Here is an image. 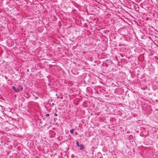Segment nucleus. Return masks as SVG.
Wrapping results in <instances>:
<instances>
[{
    "mask_svg": "<svg viewBox=\"0 0 158 158\" xmlns=\"http://www.w3.org/2000/svg\"><path fill=\"white\" fill-rule=\"evenodd\" d=\"M76 144L77 146L78 147H79L80 146L79 143L77 141L76 142Z\"/></svg>",
    "mask_w": 158,
    "mask_h": 158,
    "instance_id": "39448f33",
    "label": "nucleus"
},
{
    "mask_svg": "<svg viewBox=\"0 0 158 158\" xmlns=\"http://www.w3.org/2000/svg\"><path fill=\"white\" fill-rule=\"evenodd\" d=\"M40 8H42H42H44L43 7V5H42L41 4H40Z\"/></svg>",
    "mask_w": 158,
    "mask_h": 158,
    "instance_id": "423d86ee",
    "label": "nucleus"
},
{
    "mask_svg": "<svg viewBox=\"0 0 158 158\" xmlns=\"http://www.w3.org/2000/svg\"><path fill=\"white\" fill-rule=\"evenodd\" d=\"M54 115L55 116H57V114L56 113H55L54 114Z\"/></svg>",
    "mask_w": 158,
    "mask_h": 158,
    "instance_id": "6e6552de",
    "label": "nucleus"
},
{
    "mask_svg": "<svg viewBox=\"0 0 158 158\" xmlns=\"http://www.w3.org/2000/svg\"><path fill=\"white\" fill-rule=\"evenodd\" d=\"M23 87L20 85H19L18 86V87L17 89V90H18V92H19L20 90H21L23 89Z\"/></svg>",
    "mask_w": 158,
    "mask_h": 158,
    "instance_id": "f257e3e1",
    "label": "nucleus"
},
{
    "mask_svg": "<svg viewBox=\"0 0 158 158\" xmlns=\"http://www.w3.org/2000/svg\"><path fill=\"white\" fill-rule=\"evenodd\" d=\"M45 116L46 117H48L49 116V114H46Z\"/></svg>",
    "mask_w": 158,
    "mask_h": 158,
    "instance_id": "0eeeda50",
    "label": "nucleus"
},
{
    "mask_svg": "<svg viewBox=\"0 0 158 158\" xmlns=\"http://www.w3.org/2000/svg\"><path fill=\"white\" fill-rule=\"evenodd\" d=\"M79 146L81 150H82L84 149V146L83 144H81Z\"/></svg>",
    "mask_w": 158,
    "mask_h": 158,
    "instance_id": "f03ea898",
    "label": "nucleus"
},
{
    "mask_svg": "<svg viewBox=\"0 0 158 158\" xmlns=\"http://www.w3.org/2000/svg\"><path fill=\"white\" fill-rule=\"evenodd\" d=\"M40 121H41V119L40 120ZM40 123H41V122H40Z\"/></svg>",
    "mask_w": 158,
    "mask_h": 158,
    "instance_id": "9d476101",
    "label": "nucleus"
},
{
    "mask_svg": "<svg viewBox=\"0 0 158 158\" xmlns=\"http://www.w3.org/2000/svg\"><path fill=\"white\" fill-rule=\"evenodd\" d=\"M60 98L62 99L63 98V97H61Z\"/></svg>",
    "mask_w": 158,
    "mask_h": 158,
    "instance_id": "1a4fd4ad",
    "label": "nucleus"
},
{
    "mask_svg": "<svg viewBox=\"0 0 158 158\" xmlns=\"http://www.w3.org/2000/svg\"><path fill=\"white\" fill-rule=\"evenodd\" d=\"M12 88L15 91V92H18V90H16L17 89L16 88H15V87L12 86Z\"/></svg>",
    "mask_w": 158,
    "mask_h": 158,
    "instance_id": "7ed1b4c3",
    "label": "nucleus"
},
{
    "mask_svg": "<svg viewBox=\"0 0 158 158\" xmlns=\"http://www.w3.org/2000/svg\"><path fill=\"white\" fill-rule=\"evenodd\" d=\"M74 131V129H72L70 130V132L71 134H73V133Z\"/></svg>",
    "mask_w": 158,
    "mask_h": 158,
    "instance_id": "20e7f679",
    "label": "nucleus"
}]
</instances>
